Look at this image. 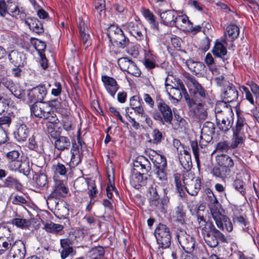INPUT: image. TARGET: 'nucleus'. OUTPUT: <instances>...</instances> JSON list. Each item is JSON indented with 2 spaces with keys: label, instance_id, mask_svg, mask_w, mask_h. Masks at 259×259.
Segmentation results:
<instances>
[{
  "label": "nucleus",
  "instance_id": "nucleus-29",
  "mask_svg": "<svg viewBox=\"0 0 259 259\" xmlns=\"http://www.w3.org/2000/svg\"><path fill=\"white\" fill-rule=\"evenodd\" d=\"M9 14L16 19L24 20L25 19L26 15L24 9L23 8H20L15 3L11 2L8 6Z\"/></svg>",
  "mask_w": 259,
  "mask_h": 259
},
{
  "label": "nucleus",
  "instance_id": "nucleus-59",
  "mask_svg": "<svg viewBox=\"0 0 259 259\" xmlns=\"http://www.w3.org/2000/svg\"><path fill=\"white\" fill-rule=\"evenodd\" d=\"M11 2H8L7 4L5 1H0V15L2 17H5L8 14V6Z\"/></svg>",
  "mask_w": 259,
  "mask_h": 259
},
{
  "label": "nucleus",
  "instance_id": "nucleus-43",
  "mask_svg": "<svg viewBox=\"0 0 259 259\" xmlns=\"http://www.w3.org/2000/svg\"><path fill=\"white\" fill-rule=\"evenodd\" d=\"M60 243L62 248L61 256L62 259H65L72 252L73 249L72 247L70 246L69 240L67 239H61Z\"/></svg>",
  "mask_w": 259,
  "mask_h": 259
},
{
  "label": "nucleus",
  "instance_id": "nucleus-1",
  "mask_svg": "<svg viewBox=\"0 0 259 259\" xmlns=\"http://www.w3.org/2000/svg\"><path fill=\"white\" fill-rule=\"evenodd\" d=\"M185 77L192 84L193 90L189 95L185 86H183L185 93V100L190 111L199 119L204 120L207 116L204 107L205 100L208 97L206 90L198 82L195 77L188 73L184 74Z\"/></svg>",
  "mask_w": 259,
  "mask_h": 259
},
{
  "label": "nucleus",
  "instance_id": "nucleus-36",
  "mask_svg": "<svg viewBox=\"0 0 259 259\" xmlns=\"http://www.w3.org/2000/svg\"><path fill=\"white\" fill-rule=\"evenodd\" d=\"M141 11L146 20L152 25L153 29L158 30V23L156 22V18L153 13L149 9L144 7L141 8Z\"/></svg>",
  "mask_w": 259,
  "mask_h": 259
},
{
  "label": "nucleus",
  "instance_id": "nucleus-7",
  "mask_svg": "<svg viewBox=\"0 0 259 259\" xmlns=\"http://www.w3.org/2000/svg\"><path fill=\"white\" fill-rule=\"evenodd\" d=\"M158 247L162 249L168 248L171 243V234L169 228L164 224H159L154 232Z\"/></svg>",
  "mask_w": 259,
  "mask_h": 259
},
{
  "label": "nucleus",
  "instance_id": "nucleus-33",
  "mask_svg": "<svg viewBox=\"0 0 259 259\" xmlns=\"http://www.w3.org/2000/svg\"><path fill=\"white\" fill-rule=\"evenodd\" d=\"M176 18L175 27L183 31H188L190 29L192 22L189 21L187 16L178 15Z\"/></svg>",
  "mask_w": 259,
  "mask_h": 259
},
{
  "label": "nucleus",
  "instance_id": "nucleus-56",
  "mask_svg": "<svg viewBox=\"0 0 259 259\" xmlns=\"http://www.w3.org/2000/svg\"><path fill=\"white\" fill-rule=\"evenodd\" d=\"M81 162L79 150L73 149L70 162L73 165H77Z\"/></svg>",
  "mask_w": 259,
  "mask_h": 259
},
{
  "label": "nucleus",
  "instance_id": "nucleus-44",
  "mask_svg": "<svg viewBox=\"0 0 259 259\" xmlns=\"http://www.w3.org/2000/svg\"><path fill=\"white\" fill-rule=\"evenodd\" d=\"M105 254V250L103 247L98 246L93 248L89 252V259H102Z\"/></svg>",
  "mask_w": 259,
  "mask_h": 259
},
{
  "label": "nucleus",
  "instance_id": "nucleus-26",
  "mask_svg": "<svg viewBox=\"0 0 259 259\" xmlns=\"http://www.w3.org/2000/svg\"><path fill=\"white\" fill-rule=\"evenodd\" d=\"M160 17L164 25L171 27L175 26L176 25V17H177V12L174 10H167L162 13H159Z\"/></svg>",
  "mask_w": 259,
  "mask_h": 259
},
{
  "label": "nucleus",
  "instance_id": "nucleus-2",
  "mask_svg": "<svg viewBox=\"0 0 259 259\" xmlns=\"http://www.w3.org/2000/svg\"><path fill=\"white\" fill-rule=\"evenodd\" d=\"M197 221L198 223V228L200 229L203 238L209 247L214 248L219 244L220 241L227 243L226 236L218 230L212 222L206 221L203 216L197 214Z\"/></svg>",
  "mask_w": 259,
  "mask_h": 259
},
{
  "label": "nucleus",
  "instance_id": "nucleus-37",
  "mask_svg": "<svg viewBox=\"0 0 259 259\" xmlns=\"http://www.w3.org/2000/svg\"><path fill=\"white\" fill-rule=\"evenodd\" d=\"M23 53L15 50L12 51L8 56L11 62L16 67H20L23 65Z\"/></svg>",
  "mask_w": 259,
  "mask_h": 259
},
{
  "label": "nucleus",
  "instance_id": "nucleus-54",
  "mask_svg": "<svg viewBox=\"0 0 259 259\" xmlns=\"http://www.w3.org/2000/svg\"><path fill=\"white\" fill-rule=\"evenodd\" d=\"M18 185H20L19 181L12 176L8 177L4 181V186L7 187H13L14 186L18 187Z\"/></svg>",
  "mask_w": 259,
  "mask_h": 259
},
{
  "label": "nucleus",
  "instance_id": "nucleus-23",
  "mask_svg": "<svg viewBox=\"0 0 259 259\" xmlns=\"http://www.w3.org/2000/svg\"><path fill=\"white\" fill-rule=\"evenodd\" d=\"M221 96L225 102H233L238 99V92L233 84L229 83L224 87Z\"/></svg>",
  "mask_w": 259,
  "mask_h": 259
},
{
  "label": "nucleus",
  "instance_id": "nucleus-40",
  "mask_svg": "<svg viewBox=\"0 0 259 259\" xmlns=\"http://www.w3.org/2000/svg\"><path fill=\"white\" fill-rule=\"evenodd\" d=\"M167 124L171 125L172 128L175 130H183L186 128L187 122L186 120L178 115H175L174 118H172L170 123Z\"/></svg>",
  "mask_w": 259,
  "mask_h": 259
},
{
  "label": "nucleus",
  "instance_id": "nucleus-19",
  "mask_svg": "<svg viewBox=\"0 0 259 259\" xmlns=\"http://www.w3.org/2000/svg\"><path fill=\"white\" fill-rule=\"evenodd\" d=\"M101 81L107 92L112 97L114 98L116 93L119 89V85L113 77L106 75L101 76Z\"/></svg>",
  "mask_w": 259,
  "mask_h": 259
},
{
  "label": "nucleus",
  "instance_id": "nucleus-13",
  "mask_svg": "<svg viewBox=\"0 0 259 259\" xmlns=\"http://www.w3.org/2000/svg\"><path fill=\"white\" fill-rule=\"evenodd\" d=\"M214 125L211 122H206L201 129L199 145L201 147H205L211 141L214 134Z\"/></svg>",
  "mask_w": 259,
  "mask_h": 259
},
{
  "label": "nucleus",
  "instance_id": "nucleus-4",
  "mask_svg": "<svg viewBox=\"0 0 259 259\" xmlns=\"http://www.w3.org/2000/svg\"><path fill=\"white\" fill-rule=\"evenodd\" d=\"M3 249H0V255L9 251L10 259H24L25 256V246L21 240H17L11 242H3Z\"/></svg>",
  "mask_w": 259,
  "mask_h": 259
},
{
  "label": "nucleus",
  "instance_id": "nucleus-45",
  "mask_svg": "<svg viewBox=\"0 0 259 259\" xmlns=\"http://www.w3.org/2000/svg\"><path fill=\"white\" fill-rule=\"evenodd\" d=\"M233 137H232L231 143H229L228 141H225L223 142H220L217 144V150L218 151H220V152H227L229 150L232 149H235L237 148L240 145H237V146H234L233 145Z\"/></svg>",
  "mask_w": 259,
  "mask_h": 259
},
{
  "label": "nucleus",
  "instance_id": "nucleus-28",
  "mask_svg": "<svg viewBox=\"0 0 259 259\" xmlns=\"http://www.w3.org/2000/svg\"><path fill=\"white\" fill-rule=\"evenodd\" d=\"M8 168L12 171L19 170L20 172L27 175L29 167L25 162H22L20 159L10 160L8 164Z\"/></svg>",
  "mask_w": 259,
  "mask_h": 259
},
{
  "label": "nucleus",
  "instance_id": "nucleus-58",
  "mask_svg": "<svg viewBox=\"0 0 259 259\" xmlns=\"http://www.w3.org/2000/svg\"><path fill=\"white\" fill-rule=\"evenodd\" d=\"M48 178L44 174H40L36 179V183L38 187H44L47 183Z\"/></svg>",
  "mask_w": 259,
  "mask_h": 259
},
{
  "label": "nucleus",
  "instance_id": "nucleus-25",
  "mask_svg": "<svg viewBox=\"0 0 259 259\" xmlns=\"http://www.w3.org/2000/svg\"><path fill=\"white\" fill-rule=\"evenodd\" d=\"M157 108L159 111L164 124L170 123L173 117L171 108L163 101H160L157 104Z\"/></svg>",
  "mask_w": 259,
  "mask_h": 259
},
{
  "label": "nucleus",
  "instance_id": "nucleus-34",
  "mask_svg": "<svg viewBox=\"0 0 259 259\" xmlns=\"http://www.w3.org/2000/svg\"><path fill=\"white\" fill-rule=\"evenodd\" d=\"M174 217L176 219V222L181 225L185 224V219L186 217V210L184 206L181 203H180L174 210Z\"/></svg>",
  "mask_w": 259,
  "mask_h": 259
},
{
  "label": "nucleus",
  "instance_id": "nucleus-50",
  "mask_svg": "<svg viewBox=\"0 0 259 259\" xmlns=\"http://www.w3.org/2000/svg\"><path fill=\"white\" fill-rule=\"evenodd\" d=\"M152 139H150L149 142L153 144L157 145L161 142L163 139L162 133L157 128L154 129L151 133Z\"/></svg>",
  "mask_w": 259,
  "mask_h": 259
},
{
  "label": "nucleus",
  "instance_id": "nucleus-52",
  "mask_svg": "<svg viewBox=\"0 0 259 259\" xmlns=\"http://www.w3.org/2000/svg\"><path fill=\"white\" fill-rule=\"evenodd\" d=\"M11 223L18 228L21 229L27 228L30 225V221L21 218H15L12 219Z\"/></svg>",
  "mask_w": 259,
  "mask_h": 259
},
{
  "label": "nucleus",
  "instance_id": "nucleus-21",
  "mask_svg": "<svg viewBox=\"0 0 259 259\" xmlns=\"http://www.w3.org/2000/svg\"><path fill=\"white\" fill-rule=\"evenodd\" d=\"M31 115L47 119L49 114V102H40L38 104L34 103L30 107Z\"/></svg>",
  "mask_w": 259,
  "mask_h": 259
},
{
  "label": "nucleus",
  "instance_id": "nucleus-64",
  "mask_svg": "<svg viewBox=\"0 0 259 259\" xmlns=\"http://www.w3.org/2000/svg\"><path fill=\"white\" fill-rule=\"evenodd\" d=\"M95 9L100 12L104 10L105 8V0H95Z\"/></svg>",
  "mask_w": 259,
  "mask_h": 259
},
{
  "label": "nucleus",
  "instance_id": "nucleus-5",
  "mask_svg": "<svg viewBox=\"0 0 259 259\" xmlns=\"http://www.w3.org/2000/svg\"><path fill=\"white\" fill-rule=\"evenodd\" d=\"M107 34L110 41L118 48L123 49L130 44L128 38L125 36L122 30L116 25H110L107 29Z\"/></svg>",
  "mask_w": 259,
  "mask_h": 259
},
{
  "label": "nucleus",
  "instance_id": "nucleus-49",
  "mask_svg": "<svg viewBox=\"0 0 259 259\" xmlns=\"http://www.w3.org/2000/svg\"><path fill=\"white\" fill-rule=\"evenodd\" d=\"M167 167L155 168V173L156 178L162 184H165L167 182Z\"/></svg>",
  "mask_w": 259,
  "mask_h": 259
},
{
  "label": "nucleus",
  "instance_id": "nucleus-38",
  "mask_svg": "<svg viewBox=\"0 0 259 259\" xmlns=\"http://www.w3.org/2000/svg\"><path fill=\"white\" fill-rule=\"evenodd\" d=\"M25 23L33 32L40 34L44 32L42 24L37 19H28L25 20Z\"/></svg>",
  "mask_w": 259,
  "mask_h": 259
},
{
  "label": "nucleus",
  "instance_id": "nucleus-14",
  "mask_svg": "<svg viewBox=\"0 0 259 259\" xmlns=\"http://www.w3.org/2000/svg\"><path fill=\"white\" fill-rule=\"evenodd\" d=\"M30 44L36 50L39 55V63L41 67L44 70H46L48 67V61L44 53L46 48L45 43L42 41L32 37L30 39Z\"/></svg>",
  "mask_w": 259,
  "mask_h": 259
},
{
  "label": "nucleus",
  "instance_id": "nucleus-27",
  "mask_svg": "<svg viewBox=\"0 0 259 259\" xmlns=\"http://www.w3.org/2000/svg\"><path fill=\"white\" fill-rule=\"evenodd\" d=\"M29 134L28 128L23 123L17 124L13 133L15 139L18 142L26 141Z\"/></svg>",
  "mask_w": 259,
  "mask_h": 259
},
{
  "label": "nucleus",
  "instance_id": "nucleus-47",
  "mask_svg": "<svg viewBox=\"0 0 259 259\" xmlns=\"http://www.w3.org/2000/svg\"><path fill=\"white\" fill-rule=\"evenodd\" d=\"M179 158L181 164L184 169L186 170L191 169L192 166L191 155H183L182 153H180Z\"/></svg>",
  "mask_w": 259,
  "mask_h": 259
},
{
  "label": "nucleus",
  "instance_id": "nucleus-24",
  "mask_svg": "<svg viewBox=\"0 0 259 259\" xmlns=\"http://www.w3.org/2000/svg\"><path fill=\"white\" fill-rule=\"evenodd\" d=\"M54 181L55 184L53 191L50 194V198H59L61 197H66L69 190L63 184V181L59 180Z\"/></svg>",
  "mask_w": 259,
  "mask_h": 259
},
{
  "label": "nucleus",
  "instance_id": "nucleus-51",
  "mask_svg": "<svg viewBox=\"0 0 259 259\" xmlns=\"http://www.w3.org/2000/svg\"><path fill=\"white\" fill-rule=\"evenodd\" d=\"M155 168L167 167V162L166 158L161 155H157L153 158Z\"/></svg>",
  "mask_w": 259,
  "mask_h": 259
},
{
  "label": "nucleus",
  "instance_id": "nucleus-18",
  "mask_svg": "<svg viewBox=\"0 0 259 259\" xmlns=\"http://www.w3.org/2000/svg\"><path fill=\"white\" fill-rule=\"evenodd\" d=\"M47 94V90L44 85H40L32 88L28 91V97L31 102L37 103L42 102Z\"/></svg>",
  "mask_w": 259,
  "mask_h": 259
},
{
  "label": "nucleus",
  "instance_id": "nucleus-42",
  "mask_svg": "<svg viewBox=\"0 0 259 259\" xmlns=\"http://www.w3.org/2000/svg\"><path fill=\"white\" fill-rule=\"evenodd\" d=\"M212 52L215 57L224 59L225 56L227 55V50L226 47L222 42H217L215 43Z\"/></svg>",
  "mask_w": 259,
  "mask_h": 259
},
{
  "label": "nucleus",
  "instance_id": "nucleus-53",
  "mask_svg": "<svg viewBox=\"0 0 259 259\" xmlns=\"http://www.w3.org/2000/svg\"><path fill=\"white\" fill-rule=\"evenodd\" d=\"M188 67L192 72L197 74L203 70L204 65L200 62L190 61L188 63Z\"/></svg>",
  "mask_w": 259,
  "mask_h": 259
},
{
  "label": "nucleus",
  "instance_id": "nucleus-16",
  "mask_svg": "<svg viewBox=\"0 0 259 259\" xmlns=\"http://www.w3.org/2000/svg\"><path fill=\"white\" fill-rule=\"evenodd\" d=\"M168 79L166 80L165 86L166 87L167 92L170 98L179 101L181 100L182 96L185 98V93L184 92L183 86H185L182 81L178 79L177 80V84H175V87L168 84L167 81Z\"/></svg>",
  "mask_w": 259,
  "mask_h": 259
},
{
  "label": "nucleus",
  "instance_id": "nucleus-60",
  "mask_svg": "<svg viewBox=\"0 0 259 259\" xmlns=\"http://www.w3.org/2000/svg\"><path fill=\"white\" fill-rule=\"evenodd\" d=\"M130 105L132 109L141 105L140 97L138 95H135L130 99Z\"/></svg>",
  "mask_w": 259,
  "mask_h": 259
},
{
  "label": "nucleus",
  "instance_id": "nucleus-10",
  "mask_svg": "<svg viewBox=\"0 0 259 259\" xmlns=\"http://www.w3.org/2000/svg\"><path fill=\"white\" fill-rule=\"evenodd\" d=\"M176 236L183 249L188 254L193 253L195 249V240L185 232H177Z\"/></svg>",
  "mask_w": 259,
  "mask_h": 259
},
{
  "label": "nucleus",
  "instance_id": "nucleus-11",
  "mask_svg": "<svg viewBox=\"0 0 259 259\" xmlns=\"http://www.w3.org/2000/svg\"><path fill=\"white\" fill-rule=\"evenodd\" d=\"M118 65L123 71H126L128 74L138 77L141 72L137 64L132 60L126 57H123L118 60Z\"/></svg>",
  "mask_w": 259,
  "mask_h": 259
},
{
  "label": "nucleus",
  "instance_id": "nucleus-35",
  "mask_svg": "<svg viewBox=\"0 0 259 259\" xmlns=\"http://www.w3.org/2000/svg\"><path fill=\"white\" fill-rule=\"evenodd\" d=\"M217 160L219 165L223 168H225L227 171L230 172L229 168L234 166V161L233 159L228 155L223 154L218 156Z\"/></svg>",
  "mask_w": 259,
  "mask_h": 259
},
{
  "label": "nucleus",
  "instance_id": "nucleus-20",
  "mask_svg": "<svg viewBox=\"0 0 259 259\" xmlns=\"http://www.w3.org/2000/svg\"><path fill=\"white\" fill-rule=\"evenodd\" d=\"M128 32L137 40H141L144 38V27L139 21H131L124 26Z\"/></svg>",
  "mask_w": 259,
  "mask_h": 259
},
{
  "label": "nucleus",
  "instance_id": "nucleus-22",
  "mask_svg": "<svg viewBox=\"0 0 259 259\" xmlns=\"http://www.w3.org/2000/svg\"><path fill=\"white\" fill-rule=\"evenodd\" d=\"M240 32L239 27L233 24L228 25L225 29L221 40L225 45H227L228 42H233L238 38Z\"/></svg>",
  "mask_w": 259,
  "mask_h": 259
},
{
  "label": "nucleus",
  "instance_id": "nucleus-15",
  "mask_svg": "<svg viewBox=\"0 0 259 259\" xmlns=\"http://www.w3.org/2000/svg\"><path fill=\"white\" fill-rule=\"evenodd\" d=\"M183 183L186 191L192 196H196L201 188V181L199 177H184Z\"/></svg>",
  "mask_w": 259,
  "mask_h": 259
},
{
  "label": "nucleus",
  "instance_id": "nucleus-8",
  "mask_svg": "<svg viewBox=\"0 0 259 259\" xmlns=\"http://www.w3.org/2000/svg\"><path fill=\"white\" fill-rule=\"evenodd\" d=\"M159 191V189L154 184L148 188V202L149 205L153 209L162 210L168 200L167 197L161 198Z\"/></svg>",
  "mask_w": 259,
  "mask_h": 259
},
{
  "label": "nucleus",
  "instance_id": "nucleus-55",
  "mask_svg": "<svg viewBox=\"0 0 259 259\" xmlns=\"http://www.w3.org/2000/svg\"><path fill=\"white\" fill-rule=\"evenodd\" d=\"M243 182L242 180L236 179L233 183V186L235 189L238 191L242 195H244L245 194V190L243 186Z\"/></svg>",
  "mask_w": 259,
  "mask_h": 259
},
{
  "label": "nucleus",
  "instance_id": "nucleus-12",
  "mask_svg": "<svg viewBox=\"0 0 259 259\" xmlns=\"http://www.w3.org/2000/svg\"><path fill=\"white\" fill-rule=\"evenodd\" d=\"M211 213L217 227L219 229L222 230H226L228 232L233 230V225L231 221L226 216L222 214L220 211L212 209Z\"/></svg>",
  "mask_w": 259,
  "mask_h": 259
},
{
  "label": "nucleus",
  "instance_id": "nucleus-41",
  "mask_svg": "<svg viewBox=\"0 0 259 259\" xmlns=\"http://www.w3.org/2000/svg\"><path fill=\"white\" fill-rule=\"evenodd\" d=\"M52 170L54 174L53 179L54 181L59 180L58 179L59 176H65L67 172L64 165L60 163L53 164L52 167Z\"/></svg>",
  "mask_w": 259,
  "mask_h": 259
},
{
  "label": "nucleus",
  "instance_id": "nucleus-48",
  "mask_svg": "<svg viewBox=\"0 0 259 259\" xmlns=\"http://www.w3.org/2000/svg\"><path fill=\"white\" fill-rule=\"evenodd\" d=\"M211 174L217 178L224 179L229 173L227 171L225 168H223L219 165V166L213 167L211 170Z\"/></svg>",
  "mask_w": 259,
  "mask_h": 259
},
{
  "label": "nucleus",
  "instance_id": "nucleus-6",
  "mask_svg": "<svg viewBox=\"0 0 259 259\" xmlns=\"http://www.w3.org/2000/svg\"><path fill=\"white\" fill-rule=\"evenodd\" d=\"M234 114L232 111L225 109L215 112L217 124L219 130L227 133L232 128L233 124Z\"/></svg>",
  "mask_w": 259,
  "mask_h": 259
},
{
  "label": "nucleus",
  "instance_id": "nucleus-3",
  "mask_svg": "<svg viewBox=\"0 0 259 259\" xmlns=\"http://www.w3.org/2000/svg\"><path fill=\"white\" fill-rule=\"evenodd\" d=\"M249 125L246 119L240 114L237 113V118L234 125L232 126L233 140L234 146L242 145L245 139V135L247 133Z\"/></svg>",
  "mask_w": 259,
  "mask_h": 259
},
{
  "label": "nucleus",
  "instance_id": "nucleus-32",
  "mask_svg": "<svg viewBox=\"0 0 259 259\" xmlns=\"http://www.w3.org/2000/svg\"><path fill=\"white\" fill-rule=\"evenodd\" d=\"M134 166L140 167L141 173L147 174L151 169V163L150 161L144 156H140L135 160L133 163Z\"/></svg>",
  "mask_w": 259,
  "mask_h": 259
},
{
  "label": "nucleus",
  "instance_id": "nucleus-57",
  "mask_svg": "<svg viewBox=\"0 0 259 259\" xmlns=\"http://www.w3.org/2000/svg\"><path fill=\"white\" fill-rule=\"evenodd\" d=\"M191 147L192 148L195 160L198 165L199 164V148L198 143L196 141H192L191 142Z\"/></svg>",
  "mask_w": 259,
  "mask_h": 259
},
{
  "label": "nucleus",
  "instance_id": "nucleus-31",
  "mask_svg": "<svg viewBox=\"0 0 259 259\" xmlns=\"http://www.w3.org/2000/svg\"><path fill=\"white\" fill-rule=\"evenodd\" d=\"M145 175L141 173V171L138 173H134L133 175L131 183L135 188L139 189L142 186L146 185L147 177Z\"/></svg>",
  "mask_w": 259,
  "mask_h": 259
},
{
  "label": "nucleus",
  "instance_id": "nucleus-61",
  "mask_svg": "<svg viewBox=\"0 0 259 259\" xmlns=\"http://www.w3.org/2000/svg\"><path fill=\"white\" fill-rule=\"evenodd\" d=\"M62 92V85L59 82H56L52 89L51 94L54 96H59Z\"/></svg>",
  "mask_w": 259,
  "mask_h": 259
},
{
  "label": "nucleus",
  "instance_id": "nucleus-30",
  "mask_svg": "<svg viewBox=\"0 0 259 259\" xmlns=\"http://www.w3.org/2000/svg\"><path fill=\"white\" fill-rule=\"evenodd\" d=\"M59 120L56 114L50 112V134L51 137H54L55 139L60 134L59 131Z\"/></svg>",
  "mask_w": 259,
  "mask_h": 259
},
{
  "label": "nucleus",
  "instance_id": "nucleus-17",
  "mask_svg": "<svg viewBox=\"0 0 259 259\" xmlns=\"http://www.w3.org/2000/svg\"><path fill=\"white\" fill-rule=\"evenodd\" d=\"M77 24L80 41L87 48L91 45L87 21H84L82 18L79 17Z\"/></svg>",
  "mask_w": 259,
  "mask_h": 259
},
{
  "label": "nucleus",
  "instance_id": "nucleus-9",
  "mask_svg": "<svg viewBox=\"0 0 259 259\" xmlns=\"http://www.w3.org/2000/svg\"><path fill=\"white\" fill-rule=\"evenodd\" d=\"M249 88L244 85L241 86L240 89L244 95L245 99L253 106L257 104L259 99V86L254 83L251 82L248 84Z\"/></svg>",
  "mask_w": 259,
  "mask_h": 259
},
{
  "label": "nucleus",
  "instance_id": "nucleus-62",
  "mask_svg": "<svg viewBox=\"0 0 259 259\" xmlns=\"http://www.w3.org/2000/svg\"><path fill=\"white\" fill-rule=\"evenodd\" d=\"M233 221L234 223H237L239 224L242 225L244 227H246L249 224V222L248 220L242 215H236L233 218Z\"/></svg>",
  "mask_w": 259,
  "mask_h": 259
},
{
  "label": "nucleus",
  "instance_id": "nucleus-39",
  "mask_svg": "<svg viewBox=\"0 0 259 259\" xmlns=\"http://www.w3.org/2000/svg\"><path fill=\"white\" fill-rule=\"evenodd\" d=\"M52 138L55 140L54 144L56 148L59 150L68 149L70 146L69 139L66 137L60 136L59 135L55 139L54 137Z\"/></svg>",
  "mask_w": 259,
  "mask_h": 259
},
{
  "label": "nucleus",
  "instance_id": "nucleus-46",
  "mask_svg": "<svg viewBox=\"0 0 259 259\" xmlns=\"http://www.w3.org/2000/svg\"><path fill=\"white\" fill-rule=\"evenodd\" d=\"M0 233L1 234L0 238L3 239H6V240L3 242L10 243L14 240V235L11 233V231L9 227L5 226L0 228Z\"/></svg>",
  "mask_w": 259,
  "mask_h": 259
},
{
  "label": "nucleus",
  "instance_id": "nucleus-63",
  "mask_svg": "<svg viewBox=\"0 0 259 259\" xmlns=\"http://www.w3.org/2000/svg\"><path fill=\"white\" fill-rule=\"evenodd\" d=\"M64 229V226L56 224L53 223H50V232L53 233H58Z\"/></svg>",
  "mask_w": 259,
  "mask_h": 259
}]
</instances>
